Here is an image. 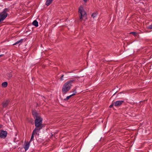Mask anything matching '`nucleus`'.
<instances>
[{
	"label": "nucleus",
	"mask_w": 152,
	"mask_h": 152,
	"mask_svg": "<svg viewBox=\"0 0 152 152\" xmlns=\"http://www.w3.org/2000/svg\"><path fill=\"white\" fill-rule=\"evenodd\" d=\"M75 80H70L66 82L63 85L62 90L63 93H66L70 89L72 86V83Z\"/></svg>",
	"instance_id": "obj_1"
},
{
	"label": "nucleus",
	"mask_w": 152,
	"mask_h": 152,
	"mask_svg": "<svg viewBox=\"0 0 152 152\" xmlns=\"http://www.w3.org/2000/svg\"><path fill=\"white\" fill-rule=\"evenodd\" d=\"M78 12L80 13V19L85 20L86 19V14L83 9L82 6H80L79 8Z\"/></svg>",
	"instance_id": "obj_2"
},
{
	"label": "nucleus",
	"mask_w": 152,
	"mask_h": 152,
	"mask_svg": "<svg viewBox=\"0 0 152 152\" xmlns=\"http://www.w3.org/2000/svg\"><path fill=\"white\" fill-rule=\"evenodd\" d=\"M8 11V9L6 8L4 9L2 12H0V22L3 21L7 17V12Z\"/></svg>",
	"instance_id": "obj_3"
},
{
	"label": "nucleus",
	"mask_w": 152,
	"mask_h": 152,
	"mask_svg": "<svg viewBox=\"0 0 152 152\" xmlns=\"http://www.w3.org/2000/svg\"><path fill=\"white\" fill-rule=\"evenodd\" d=\"M42 118L40 117H38L36 118L35 121V126L36 127H39L40 126H42Z\"/></svg>",
	"instance_id": "obj_4"
},
{
	"label": "nucleus",
	"mask_w": 152,
	"mask_h": 152,
	"mask_svg": "<svg viewBox=\"0 0 152 152\" xmlns=\"http://www.w3.org/2000/svg\"><path fill=\"white\" fill-rule=\"evenodd\" d=\"M7 132L6 131H4L2 130H0V138H1L5 139L7 136Z\"/></svg>",
	"instance_id": "obj_5"
},
{
	"label": "nucleus",
	"mask_w": 152,
	"mask_h": 152,
	"mask_svg": "<svg viewBox=\"0 0 152 152\" xmlns=\"http://www.w3.org/2000/svg\"><path fill=\"white\" fill-rule=\"evenodd\" d=\"M124 101L122 100H119L116 101L114 102V105L115 106H121L123 103Z\"/></svg>",
	"instance_id": "obj_6"
},
{
	"label": "nucleus",
	"mask_w": 152,
	"mask_h": 152,
	"mask_svg": "<svg viewBox=\"0 0 152 152\" xmlns=\"http://www.w3.org/2000/svg\"><path fill=\"white\" fill-rule=\"evenodd\" d=\"M30 142H27L24 144L23 146V148L25 149L26 151L28 149L30 146Z\"/></svg>",
	"instance_id": "obj_7"
},
{
	"label": "nucleus",
	"mask_w": 152,
	"mask_h": 152,
	"mask_svg": "<svg viewBox=\"0 0 152 152\" xmlns=\"http://www.w3.org/2000/svg\"><path fill=\"white\" fill-rule=\"evenodd\" d=\"M43 127V126H40L39 127H36L35 128L34 130H33V132H34V133L36 134H37V133L39 132Z\"/></svg>",
	"instance_id": "obj_8"
},
{
	"label": "nucleus",
	"mask_w": 152,
	"mask_h": 152,
	"mask_svg": "<svg viewBox=\"0 0 152 152\" xmlns=\"http://www.w3.org/2000/svg\"><path fill=\"white\" fill-rule=\"evenodd\" d=\"M10 102V101L8 100H7L5 101H4L2 103V105L3 107H7Z\"/></svg>",
	"instance_id": "obj_9"
},
{
	"label": "nucleus",
	"mask_w": 152,
	"mask_h": 152,
	"mask_svg": "<svg viewBox=\"0 0 152 152\" xmlns=\"http://www.w3.org/2000/svg\"><path fill=\"white\" fill-rule=\"evenodd\" d=\"M32 114L34 118H37L38 117H40V116H38V113L36 112H33Z\"/></svg>",
	"instance_id": "obj_10"
},
{
	"label": "nucleus",
	"mask_w": 152,
	"mask_h": 152,
	"mask_svg": "<svg viewBox=\"0 0 152 152\" xmlns=\"http://www.w3.org/2000/svg\"><path fill=\"white\" fill-rule=\"evenodd\" d=\"M53 1V0H46V5L47 6H48Z\"/></svg>",
	"instance_id": "obj_11"
},
{
	"label": "nucleus",
	"mask_w": 152,
	"mask_h": 152,
	"mask_svg": "<svg viewBox=\"0 0 152 152\" xmlns=\"http://www.w3.org/2000/svg\"><path fill=\"white\" fill-rule=\"evenodd\" d=\"M23 39H21L20 40L17 41L13 45H16L17 44H19V45H20V44L21 43L23 42Z\"/></svg>",
	"instance_id": "obj_12"
},
{
	"label": "nucleus",
	"mask_w": 152,
	"mask_h": 152,
	"mask_svg": "<svg viewBox=\"0 0 152 152\" xmlns=\"http://www.w3.org/2000/svg\"><path fill=\"white\" fill-rule=\"evenodd\" d=\"M32 24L35 26L37 27L38 26V22L36 20H34L32 23Z\"/></svg>",
	"instance_id": "obj_13"
},
{
	"label": "nucleus",
	"mask_w": 152,
	"mask_h": 152,
	"mask_svg": "<svg viewBox=\"0 0 152 152\" xmlns=\"http://www.w3.org/2000/svg\"><path fill=\"white\" fill-rule=\"evenodd\" d=\"M7 83L6 82H5L2 83L1 86L5 88L7 86Z\"/></svg>",
	"instance_id": "obj_14"
},
{
	"label": "nucleus",
	"mask_w": 152,
	"mask_h": 152,
	"mask_svg": "<svg viewBox=\"0 0 152 152\" xmlns=\"http://www.w3.org/2000/svg\"><path fill=\"white\" fill-rule=\"evenodd\" d=\"M35 134V133H34V132H32V135H31V139H30V141H29V142H31L33 140H34V135L35 134Z\"/></svg>",
	"instance_id": "obj_15"
},
{
	"label": "nucleus",
	"mask_w": 152,
	"mask_h": 152,
	"mask_svg": "<svg viewBox=\"0 0 152 152\" xmlns=\"http://www.w3.org/2000/svg\"><path fill=\"white\" fill-rule=\"evenodd\" d=\"M75 95V94H72L67 96L66 97V98L64 99L65 100H67L69 99L70 97H71L72 96H73Z\"/></svg>",
	"instance_id": "obj_16"
},
{
	"label": "nucleus",
	"mask_w": 152,
	"mask_h": 152,
	"mask_svg": "<svg viewBox=\"0 0 152 152\" xmlns=\"http://www.w3.org/2000/svg\"><path fill=\"white\" fill-rule=\"evenodd\" d=\"M97 15V14L96 13L94 12L91 15V16L93 18H94Z\"/></svg>",
	"instance_id": "obj_17"
},
{
	"label": "nucleus",
	"mask_w": 152,
	"mask_h": 152,
	"mask_svg": "<svg viewBox=\"0 0 152 152\" xmlns=\"http://www.w3.org/2000/svg\"><path fill=\"white\" fill-rule=\"evenodd\" d=\"M146 28L149 29H152V24L147 26Z\"/></svg>",
	"instance_id": "obj_18"
},
{
	"label": "nucleus",
	"mask_w": 152,
	"mask_h": 152,
	"mask_svg": "<svg viewBox=\"0 0 152 152\" xmlns=\"http://www.w3.org/2000/svg\"><path fill=\"white\" fill-rule=\"evenodd\" d=\"M131 34H133L134 36H136L137 34V33L134 32H132L130 33Z\"/></svg>",
	"instance_id": "obj_19"
},
{
	"label": "nucleus",
	"mask_w": 152,
	"mask_h": 152,
	"mask_svg": "<svg viewBox=\"0 0 152 152\" xmlns=\"http://www.w3.org/2000/svg\"><path fill=\"white\" fill-rule=\"evenodd\" d=\"M64 75H62L61 76V78H60V80H63V78L64 77Z\"/></svg>",
	"instance_id": "obj_20"
},
{
	"label": "nucleus",
	"mask_w": 152,
	"mask_h": 152,
	"mask_svg": "<svg viewBox=\"0 0 152 152\" xmlns=\"http://www.w3.org/2000/svg\"><path fill=\"white\" fill-rule=\"evenodd\" d=\"M113 105H114V103L113 104H112L111 105H110V106L109 107L110 108L112 107Z\"/></svg>",
	"instance_id": "obj_21"
},
{
	"label": "nucleus",
	"mask_w": 152,
	"mask_h": 152,
	"mask_svg": "<svg viewBox=\"0 0 152 152\" xmlns=\"http://www.w3.org/2000/svg\"><path fill=\"white\" fill-rule=\"evenodd\" d=\"M3 126V125L0 124V129L2 128Z\"/></svg>",
	"instance_id": "obj_22"
},
{
	"label": "nucleus",
	"mask_w": 152,
	"mask_h": 152,
	"mask_svg": "<svg viewBox=\"0 0 152 152\" xmlns=\"http://www.w3.org/2000/svg\"><path fill=\"white\" fill-rule=\"evenodd\" d=\"M73 92L74 93V94H75H75L76 93V90L75 89L73 90Z\"/></svg>",
	"instance_id": "obj_23"
},
{
	"label": "nucleus",
	"mask_w": 152,
	"mask_h": 152,
	"mask_svg": "<svg viewBox=\"0 0 152 152\" xmlns=\"http://www.w3.org/2000/svg\"><path fill=\"white\" fill-rule=\"evenodd\" d=\"M83 1L85 3L87 2L88 0H83Z\"/></svg>",
	"instance_id": "obj_24"
},
{
	"label": "nucleus",
	"mask_w": 152,
	"mask_h": 152,
	"mask_svg": "<svg viewBox=\"0 0 152 152\" xmlns=\"http://www.w3.org/2000/svg\"><path fill=\"white\" fill-rule=\"evenodd\" d=\"M3 56V54L0 55V57L2 56Z\"/></svg>",
	"instance_id": "obj_25"
}]
</instances>
